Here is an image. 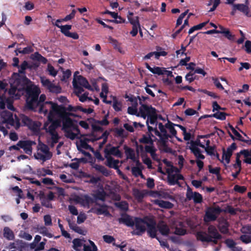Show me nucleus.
Wrapping results in <instances>:
<instances>
[{
	"instance_id": "f257e3e1",
	"label": "nucleus",
	"mask_w": 251,
	"mask_h": 251,
	"mask_svg": "<svg viewBox=\"0 0 251 251\" xmlns=\"http://www.w3.org/2000/svg\"><path fill=\"white\" fill-rule=\"evenodd\" d=\"M10 88L9 90V94L12 98L16 99H19L26 91L27 107L34 111L39 107V112L47 116L48 119L50 114V110H48L46 113L42 110L44 109L46 104L51 103L55 105H58L51 101L45 102L46 99L45 94L41 95L38 99V96L41 93L40 88L33 84L30 81L24 76H20L18 74H14L10 79Z\"/></svg>"
},
{
	"instance_id": "f03ea898",
	"label": "nucleus",
	"mask_w": 251,
	"mask_h": 251,
	"mask_svg": "<svg viewBox=\"0 0 251 251\" xmlns=\"http://www.w3.org/2000/svg\"><path fill=\"white\" fill-rule=\"evenodd\" d=\"M50 110V114L48 119L49 121L59 118L62 120V130L64 132L65 136L71 140L81 136L78 126L75 124L69 117L70 114L66 111V108L61 105H55L51 103H46L42 110L46 113Z\"/></svg>"
},
{
	"instance_id": "7ed1b4c3",
	"label": "nucleus",
	"mask_w": 251,
	"mask_h": 251,
	"mask_svg": "<svg viewBox=\"0 0 251 251\" xmlns=\"http://www.w3.org/2000/svg\"><path fill=\"white\" fill-rule=\"evenodd\" d=\"M141 104L139 109L137 108V99L135 98L131 100V105L127 109V112L130 115H135L137 117H141L144 119L147 117L146 124L148 126V130L150 132L153 130V127L150 126L151 125H154L156 122L157 113L156 109L151 105L144 104L142 102V99L138 97Z\"/></svg>"
},
{
	"instance_id": "20e7f679",
	"label": "nucleus",
	"mask_w": 251,
	"mask_h": 251,
	"mask_svg": "<svg viewBox=\"0 0 251 251\" xmlns=\"http://www.w3.org/2000/svg\"><path fill=\"white\" fill-rule=\"evenodd\" d=\"M155 127H153V130L155 135L159 137L158 140V147L159 150L165 152H171L172 149L168 145V141L169 138L176 136V131L174 126L177 125L168 121L167 123L163 125L161 123L156 122Z\"/></svg>"
},
{
	"instance_id": "39448f33",
	"label": "nucleus",
	"mask_w": 251,
	"mask_h": 251,
	"mask_svg": "<svg viewBox=\"0 0 251 251\" xmlns=\"http://www.w3.org/2000/svg\"><path fill=\"white\" fill-rule=\"evenodd\" d=\"M163 163L165 165V170L168 174V181L170 185L178 184L179 180L183 179V176L180 174L179 169L174 167L171 162L167 159H163Z\"/></svg>"
},
{
	"instance_id": "423d86ee",
	"label": "nucleus",
	"mask_w": 251,
	"mask_h": 251,
	"mask_svg": "<svg viewBox=\"0 0 251 251\" xmlns=\"http://www.w3.org/2000/svg\"><path fill=\"white\" fill-rule=\"evenodd\" d=\"M104 195L103 193H100V196H96L95 199L87 195H74L71 196L70 200L76 203L79 204L81 206L89 208L92 205L95 201L98 199L103 201Z\"/></svg>"
},
{
	"instance_id": "0eeeda50",
	"label": "nucleus",
	"mask_w": 251,
	"mask_h": 251,
	"mask_svg": "<svg viewBox=\"0 0 251 251\" xmlns=\"http://www.w3.org/2000/svg\"><path fill=\"white\" fill-rule=\"evenodd\" d=\"M0 123L5 124L8 128L10 126L17 129L20 126L17 116L7 110H2L0 112Z\"/></svg>"
},
{
	"instance_id": "6e6552de",
	"label": "nucleus",
	"mask_w": 251,
	"mask_h": 251,
	"mask_svg": "<svg viewBox=\"0 0 251 251\" xmlns=\"http://www.w3.org/2000/svg\"><path fill=\"white\" fill-rule=\"evenodd\" d=\"M175 224H176L179 222V225L181 227H176L175 228V234L178 235H184L186 233V229L183 228V225H186L191 229L194 230H198L201 228V221H173Z\"/></svg>"
},
{
	"instance_id": "1a4fd4ad",
	"label": "nucleus",
	"mask_w": 251,
	"mask_h": 251,
	"mask_svg": "<svg viewBox=\"0 0 251 251\" xmlns=\"http://www.w3.org/2000/svg\"><path fill=\"white\" fill-rule=\"evenodd\" d=\"M52 156V153L50 151L48 146L39 143L37 147L36 152L34 154L35 159L42 161L43 163L47 160L50 159Z\"/></svg>"
},
{
	"instance_id": "9d476101",
	"label": "nucleus",
	"mask_w": 251,
	"mask_h": 251,
	"mask_svg": "<svg viewBox=\"0 0 251 251\" xmlns=\"http://www.w3.org/2000/svg\"><path fill=\"white\" fill-rule=\"evenodd\" d=\"M77 72L74 75V78L73 81V85L75 89V93L76 95L80 94L83 92L82 87L88 90H92V87L89 84L88 81L81 75H76Z\"/></svg>"
},
{
	"instance_id": "9b49d317",
	"label": "nucleus",
	"mask_w": 251,
	"mask_h": 251,
	"mask_svg": "<svg viewBox=\"0 0 251 251\" xmlns=\"http://www.w3.org/2000/svg\"><path fill=\"white\" fill-rule=\"evenodd\" d=\"M41 82L43 87L48 89L50 92L59 93L61 91V87L50 81L45 77H41Z\"/></svg>"
},
{
	"instance_id": "f8f14e48",
	"label": "nucleus",
	"mask_w": 251,
	"mask_h": 251,
	"mask_svg": "<svg viewBox=\"0 0 251 251\" xmlns=\"http://www.w3.org/2000/svg\"><path fill=\"white\" fill-rule=\"evenodd\" d=\"M156 221H148L146 227V231L148 235L152 238H156L159 241V238L157 236L158 231L157 224Z\"/></svg>"
},
{
	"instance_id": "ddd939ff",
	"label": "nucleus",
	"mask_w": 251,
	"mask_h": 251,
	"mask_svg": "<svg viewBox=\"0 0 251 251\" xmlns=\"http://www.w3.org/2000/svg\"><path fill=\"white\" fill-rule=\"evenodd\" d=\"M135 227L131 232V234L132 235L141 236L146 231L148 221H135Z\"/></svg>"
},
{
	"instance_id": "4468645a",
	"label": "nucleus",
	"mask_w": 251,
	"mask_h": 251,
	"mask_svg": "<svg viewBox=\"0 0 251 251\" xmlns=\"http://www.w3.org/2000/svg\"><path fill=\"white\" fill-rule=\"evenodd\" d=\"M119 147H114L110 145H107L104 149L105 157H112V155L121 158L123 156V153L119 150Z\"/></svg>"
},
{
	"instance_id": "2eb2a0df",
	"label": "nucleus",
	"mask_w": 251,
	"mask_h": 251,
	"mask_svg": "<svg viewBox=\"0 0 251 251\" xmlns=\"http://www.w3.org/2000/svg\"><path fill=\"white\" fill-rule=\"evenodd\" d=\"M50 123H46L44 128L46 131L50 134L56 133V129L61 126V121L59 119H54Z\"/></svg>"
},
{
	"instance_id": "dca6fc26",
	"label": "nucleus",
	"mask_w": 251,
	"mask_h": 251,
	"mask_svg": "<svg viewBox=\"0 0 251 251\" xmlns=\"http://www.w3.org/2000/svg\"><path fill=\"white\" fill-rule=\"evenodd\" d=\"M68 225L71 229L75 232L82 235H85L86 231L82 227L78 226L77 225H80L83 223L84 221H67Z\"/></svg>"
},
{
	"instance_id": "f3484780",
	"label": "nucleus",
	"mask_w": 251,
	"mask_h": 251,
	"mask_svg": "<svg viewBox=\"0 0 251 251\" xmlns=\"http://www.w3.org/2000/svg\"><path fill=\"white\" fill-rule=\"evenodd\" d=\"M88 121L94 130H100L102 126L107 125L109 123L106 117L101 121H97L93 118H90L88 119Z\"/></svg>"
},
{
	"instance_id": "a211bd4d",
	"label": "nucleus",
	"mask_w": 251,
	"mask_h": 251,
	"mask_svg": "<svg viewBox=\"0 0 251 251\" xmlns=\"http://www.w3.org/2000/svg\"><path fill=\"white\" fill-rule=\"evenodd\" d=\"M197 233H202L205 234L207 236L211 237V238L216 239L222 238V235L219 233L217 228L212 225H210L208 226L207 229V233L203 231H199Z\"/></svg>"
},
{
	"instance_id": "6ab92c4d",
	"label": "nucleus",
	"mask_w": 251,
	"mask_h": 251,
	"mask_svg": "<svg viewBox=\"0 0 251 251\" xmlns=\"http://www.w3.org/2000/svg\"><path fill=\"white\" fill-rule=\"evenodd\" d=\"M222 210L219 207H211L207 209L206 216L209 220H216Z\"/></svg>"
},
{
	"instance_id": "aec40b11",
	"label": "nucleus",
	"mask_w": 251,
	"mask_h": 251,
	"mask_svg": "<svg viewBox=\"0 0 251 251\" xmlns=\"http://www.w3.org/2000/svg\"><path fill=\"white\" fill-rule=\"evenodd\" d=\"M35 144V142L30 141H20L17 145L23 149L25 153L30 155L32 151V146Z\"/></svg>"
},
{
	"instance_id": "412c9836",
	"label": "nucleus",
	"mask_w": 251,
	"mask_h": 251,
	"mask_svg": "<svg viewBox=\"0 0 251 251\" xmlns=\"http://www.w3.org/2000/svg\"><path fill=\"white\" fill-rule=\"evenodd\" d=\"M196 236L197 237V239L198 241H200L202 242L206 243L212 242L214 244H217L218 240L221 239L211 238V237H209L207 236L205 234H203L202 233H197Z\"/></svg>"
},
{
	"instance_id": "4be33fe9",
	"label": "nucleus",
	"mask_w": 251,
	"mask_h": 251,
	"mask_svg": "<svg viewBox=\"0 0 251 251\" xmlns=\"http://www.w3.org/2000/svg\"><path fill=\"white\" fill-rule=\"evenodd\" d=\"M186 197L189 200H193L195 203H200L202 199L200 194L197 192H193L190 188L187 189Z\"/></svg>"
},
{
	"instance_id": "5701e85b",
	"label": "nucleus",
	"mask_w": 251,
	"mask_h": 251,
	"mask_svg": "<svg viewBox=\"0 0 251 251\" xmlns=\"http://www.w3.org/2000/svg\"><path fill=\"white\" fill-rule=\"evenodd\" d=\"M23 121L25 125L33 131L38 130L41 126V124L39 122L31 121L27 117L24 118Z\"/></svg>"
},
{
	"instance_id": "b1692460",
	"label": "nucleus",
	"mask_w": 251,
	"mask_h": 251,
	"mask_svg": "<svg viewBox=\"0 0 251 251\" xmlns=\"http://www.w3.org/2000/svg\"><path fill=\"white\" fill-rule=\"evenodd\" d=\"M124 149L125 150L126 159H130L134 163L136 162L137 161H139L138 157L136 155L135 151L133 149L128 148L126 145L124 146Z\"/></svg>"
},
{
	"instance_id": "393cba45",
	"label": "nucleus",
	"mask_w": 251,
	"mask_h": 251,
	"mask_svg": "<svg viewBox=\"0 0 251 251\" xmlns=\"http://www.w3.org/2000/svg\"><path fill=\"white\" fill-rule=\"evenodd\" d=\"M157 224L158 231L164 236L168 235L170 233V228L164 221H159Z\"/></svg>"
},
{
	"instance_id": "a878e982",
	"label": "nucleus",
	"mask_w": 251,
	"mask_h": 251,
	"mask_svg": "<svg viewBox=\"0 0 251 251\" xmlns=\"http://www.w3.org/2000/svg\"><path fill=\"white\" fill-rule=\"evenodd\" d=\"M172 192L170 190L160 191L155 193V197L160 199H169L170 200H174V197L171 195Z\"/></svg>"
},
{
	"instance_id": "bb28decb",
	"label": "nucleus",
	"mask_w": 251,
	"mask_h": 251,
	"mask_svg": "<svg viewBox=\"0 0 251 251\" xmlns=\"http://www.w3.org/2000/svg\"><path fill=\"white\" fill-rule=\"evenodd\" d=\"M135 166L131 168V172L133 175L135 176H142V170L143 169V166L139 161L135 162Z\"/></svg>"
},
{
	"instance_id": "cd10ccee",
	"label": "nucleus",
	"mask_w": 251,
	"mask_h": 251,
	"mask_svg": "<svg viewBox=\"0 0 251 251\" xmlns=\"http://www.w3.org/2000/svg\"><path fill=\"white\" fill-rule=\"evenodd\" d=\"M233 149H227L226 151H224L222 162L226 165L228 164L230 162V158L232 154Z\"/></svg>"
},
{
	"instance_id": "c85d7f7f",
	"label": "nucleus",
	"mask_w": 251,
	"mask_h": 251,
	"mask_svg": "<svg viewBox=\"0 0 251 251\" xmlns=\"http://www.w3.org/2000/svg\"><path fill=\"white\" fill-rule=\"evenodd\" d=\"M152 201L155 204L158 205L161 208L170 209L173 206V204L172 203L160 199H155L153 200Z\"/></svg>"
},
{
	"instance_id": "c756f323",
	"label": "nucleus",
	"mask_w": 251,
	"mask_h": 251,
	"mask_svg": "<svg viewBox=\"0 0 251 251\" xmlns=\"http://www.w3.org/2000/svg\"><path fill=\"white\" fill-rule=\"evenodd\" d=\"M106 159L105 164L110 168L117 169L119 166L120 162L112 157H105Z\"/></svg>"
},
{
	"instance_id": "7c9ffc66",
	"label": "nucleus",
	"mask_w": 251,
	"mask_h": 251,
	"mask_svg": "<svg viewBox=\"0 0 251 251\" xmlns=\"http://www.w3.org/2000/svg\"><path fill=\"white\" fill-rule=\"evenodd\" d=\"M190 149L197 158V159H204L205 157L203 154H201V150L196 145H191L190 147Z\"/></svg>"
},
{
	"instance_id": "2f4dec72",
	"label": "nucleus",
	"mask_w": 251,
	"mask_h": 251,
	"mask_svg": "<svg viewBox=\"0 0 251 251\" xmlns=\"http://www.w3.org/2000/svg\"><path fill=\"white\" fill-rule=\"evenodd\" d=\"M108 91V88L107 85L105 83H103L102 85L101 92L100 94V96L103 99L102 100L104 102L107 104H110L112 102V101L106 100V94H107Z\"/></svg>"
},
{
	"instance_id": "473e14b6",
	"label": "nucleus",
	"mask_w": 251,
	"mask_h": 251,
	"mask_svg": "<svg viewBox=\"0 0 251 251\" xmlns=\"http://www.w3.org/2000/svg\"><path fill=\"white\" fill-rule=\"evenodd\" d=\"M36 228L43 236H46L49 238H51L53 236L52 234L49 232L48 228L45 226L37 225Z\"/></svg>"
},
{
	"instance_id": "72a5a7b5",
	"label": "nucleus",
	"mask_w": 251,
	"mask_h": 251,
	"mask_svg": "<svg viewBox=\"0 0 251 251\" xmlns=\"http://www.w3.org/2000/svg\"><path fill=\"white\" fill-rule=\"evenodd\" d=\"M60 137L57 133H51L49 134L48 143L51 147H53L54 144L58 143Z\"/></svg>"
},
{
	"instance_id": "f704fd0d",
	"label": "nucleus",
	"mask_w": 251,
	"mask_h": 251,
	"mask_svg": "<svg viewBox=\"0 0 251 251\" xmlns=\"http://www.w3.org/2000/svg\"><path fill=\"white\" fill-rule=\"evenodd\" d=\"M72 243V247L75 251H81L80 248L82 246L83 247L84 245L81 239L79 238H75L73 239Z\"/></svg>"
},
{
	"instance_id": "c9c22d12",
	"label": "nucleus",
	"mask_w": 251,
	"mask_h": 251,
	"mask_svg": "<svg viewBox=\"0 0 251 251\" xmlns=\"http://www.w3.org/2000/svg\"><path fill=\"white\" fill-rule=\"evenodd\" d=\"M77 149L82 151L83 150H92V148L87 144L86 141L80 140L76 144Z\"/></svg>"
},
{
	"instance_id": "e433bc0d",
	"label": "nucleus",
	"mask_w": 251,
	"mask_h": 251,
	"mask_svg": "<svg viewBox=\"0 0 251 251\" xmlns=\"http://www.w3.org/2000/svg\"><path fill=\"white\" fill-rule=\"evenodd\" d=\"M219 230L223 233H226L228 231V224L227 221H219Z\"/></svg>"
},
{
	"instance_id": "4c0bfd02",
	"label": "nucleus",
	"mask_w": 251,
	"mask_h": 251,
	"mask_svg": "<svg viewBox=\"0 0 251 251\" xmlns=\"http://www.w3.org/2000/svg\"><path fill=\"white\" fill-rule=\"evenodd\" d=\"M93 167L105 176H108L109 175L108 171L104 166L98 164H94Z\"/></svg>"
},
{
	"instance_id": "58836bf2",
	"label": "nucleus",
	"mask_w": 251,
	"mask_h": 251,
	"mask_svg": "<svg viewBox=\"0 0 251 251\" xmlns=\"http://www.w3.org/2000/svg\"><path fill=\"white\" fill-rule=\"evenodd\" d=\"M4 237L9 240H12L14 239L13 232L9 228L5 227L4 228Z\"/></svg>"
},
{
	"instance_id": "ea45409f",
	"label": "nucleus",
	"mask_w": 251,
	"mask_h": 251,
	"mask_svg": "<svg viewBox=\"0 0 251 251\" xmlns=\"http://www.w3.org/2000/svg\"><path fill=\"white\" fill-rule=\"evenodd\" d=\"M59 178L62 181L65 183H72L74 182V179L70 174H60Z\"/></svg>"
},
{
	"instance_id": "a19ab883",
	"label": "nucleus",
	"mask_w": 251,
	"mask_h": 251,
	"mask_svg": "<svg viewBox=\"0 0 251 251\" xmlns=\"http://www.w3.org/2000/svg\"><path fill=\"white\" fill-rule=\"evenodd\" d=\"M234 7L236 8L237 10L242 12L243 14L247 15L249 13V8L248 6L244 4H234Z\"/></svg>"
},
{
	"instance_id": "79ce46f5",
	"label": "nucleus",
	"mask_w": 251,
	"mask_h": 251,
	"mask_svg": "<svg viewBox=\"0 0 251 251\" xmlns=\"http://www.w3.org/2000/svg\"><path fill=\"white\" fill-rule=\"evenodd\" d=\"M56 26L60 28L61 32L66 36H68L69 33L70 32L69 30L72 28V25H60L56 24Z\"/></svg>"
},
{
	"instance_id": "37998d69",
	"label": "nucleus",
	"mask_w": 251,
	"mask_h": 251,
	"mask_svg": "<svg viewBox=\"0 0 251 251\" xmlns=\"http://www.w3.org/2000/svg\"><path fill=\"white\" fill-rule=\"evenodd\" d=\"M205 142V146L204 149L205 151L209 155H213L214 154V147L210 146V141L209 140H204Z\"/></svg>"
},
{
	"instance_id": "c03bdc74",
	"label": "nucleus",
	"mask_w": 251,
	"mask_h": 251,
	"mask_svg": "<svg viewBox=\"0 0 251 251\" xmlns=\"http://www.w3.org/2000/svg\"><path fill=\"white\" fill-rule=\"evenodd\" d=\"M112 101H113V107L114 109L117 111H119L121 110L122 108V104L121 102L118 101L117 99L113 97H112Z\"/></svg>"
},
{
	"instance_id": "a18cd8bd",
	"label": "nucleus",
	"mask_w": 251,
	"mask_h": 251,
	"mask_svg": "<svg viewBox=\"0 0 251 251\" xmlns=\"http://www.w3.org/2000/svg\"><path fill=\"white\" fill-rule=\"evenodd\" d=\"M226 114L225 113L218 111H215V113L211 115L210 117H214L217 119L221 120H224L226 119Z\"/></svg>"
},
{
	"instance_id": "49530a36",
	"label": "nucleus",
	"mask_w": 251,
	"mask_h": 251,
	"mask_svg": "<svg viewBox=\"0 0 251 251\" xmlns=\"http://www.w3.org/2000/svg\"><path fill=\"white\" fill-rule=\"evenodd\" d=\"M37 174L41 176H45L46 175H52V172L49 169L45 168L39 169L37 170Z\"/></svg>"
},
{
	"instance_id": "de8ad7c7",
	"label": "nucleus",
	"mask_w": 251,
	"mask_h": 251,
	"mask_svg": "<svg viewBox=\"0 0 251 251\" xmlns=\"http://www.w3.org/2000/svg\"><path fill=\"white\" fill-rule=\"evenodd\" d=\"M95 212L97 213L98 215H107L108 214V212L107 211V208L105 206H101L99 208H97L94 210Z\"/></svg>"
},
{
	"instance_id": "09e8293b",
	"label": "nucleus",
	"mask_w": 251,
	"mask_h": 251,
	"mask_svg": "<svg viewBox=\"0 0 251 251\" xmlns=\"http://www.w3.org/2000/svg\"><path fill=\"white\" fill-rule=\"evenodd\" d=\"M230 128L235 136V139L242 142H247V141L243 139L241 135L237 130H236L232 126H230Z\"/></svg>"
},
{
	"instance_id": "8fccbe9b",
	"label": "nucleus",
	"mask_w": 251,
	"mask_h": 251,
	"mask_svg": "<svg viewBox=\"0 0 251 251\" xmlns=\"http://www.w3.org/2000/svg\"><path fill=\"white\" fill-rule=\"evenodd\" d=\"M151 72L158 75H164L165 73V69L164 68L155 67L152 68Z\"/></svg>"
},
{
	"instance_id": "3c124183",
	"label": "nucleus",
	"mask_w": 251,
	"mask_h": 251,
	"mask_svg": "<svg viewBox=\"0 0 251 251\" xmlns=\"http://www.w3.org/2000/svg\"><path fill=\"white\" fill-rule=\"evenodd\" d=\"M207 23V22H204L193 26L189 30L188 33L190 34L195 30L201 29L204 27Z\"/></svg>"
},
{
	"instance_id": "603ef678",
	"label": "nucleus",
	"mask_w": 251,
	"mask_h": 251,
	"mask_svg": "<svg viewBox=\"0 0 251 251\" xmlns=\"http://www.w3.org/2000/svg\"><path fill=\"white\" fill-rule=\"evenodd\" d=\"M127 18L130 22V23L132 25V26H140V25L139 22V18L138 17H130L129 16H127Z\"/></svg>"
},
{
	"instance_id": "864d4df0",
	"label": "nucleus",
	"mask_w": 251,
	"mask_h": 251,
	"mask_svg": "<svg viewBox=\"0 0 251 251\" xmlns=\"http://www.w3.org/2000/svg\"><path fill=\"white\" fill-rule=\"evenodd\" d=\"M183 131V135L184 136V139L186 141H188L191 138V134L190 133L187 132L186 128L181 125H177Z\"/></svg>"
},
{
	"instance_id": "5fc2aeb1",
	"label": "nucleus",
	"mask_w": 251,
	"mask_h": 251,
	"mask_svg": "<svg viewBox=\"0 0 251 251\" xmlns=\"http://www.w3.org/2000/svg\"><path fill=\"white\" fill-rule=\"evenodd\" d=\"M208 136H199L198 139L194 142L191 145H196L197 147H200L202 148H205V145L203 144V143L201 140V138H204L205 137H207Z\"/></svg>"
},
{
	"instance_id": "6e6d98bb",
	"label": "nucleus",
	"mask_w": 251,
	"mask_h": 251,
	"mask_svg": "<svg viewBox=\"0 0 251 251\" xmlns=\"http://www.w3.org/2000/svg\"><path fill=\"white\" fill-rule=\"evenodd\" d=\"M116 206L122 210H126L128 208L127 203L125 201H120L115 203Z\"/></svg>"
},
{
	"instance_id": "4d7b16f0",
	"label": "nucleus",
	"mask_w": 251,
	"mask_h": 251,
	"mask_svg": "<svg viewBox=\"0 0 251 251\" xmlns=\"http://www.w3.org/2000/svg\"><path fill=\"white\" fill-rule=\"evenodd\" d=\"M119 222L120 224H123L127 226L131 227L134 229L135 226V221H119Z\"/></svg>"
},
{
	"instance_id": "13d9d810",
	"label": "nucleus",
	"mask_w": 251,
	"mask_h": 251,
	"mask_svg": "<svg viewBox=\"0 0 251 251\" xmlns=\"http://www.w3.org/2000/svg\"><path fill=\"white\" fill-rule=\"evenodd\" d=\"M28 67V64L27 61H24L20 66H18L19 72L20 74H23L25 70Z\"/></svg>"
},
{
	"instance_id": "bf43d9fd",
	"label": "nucleus",
	"mask_w": 251,
	"mask_h": 251,
	"mask_svg": "<svg viewBox=\"0 0 251 251\" xmlns=\"http://www.w3.org/2000/svg\"><path fill=\"white\" fill-rule=\"evenodd\" d=\"M102 238L103 241L108 244H110L115 241V239L112 236L109 235H104Z\"/></svg>"
},
{
	"instance_id": "052dcab7",
	"label": "nucleus",
	"mask_w": 251,
	"mask_h": 251,
	"mask_svg": "<svg viewBox=\"0 0 251 251\" xmlns=\"http://www.w3.org/2000/svg\"><path fill=\"white\" fill-rule=\"evenodd\" d=\"M78 125L85 130L89 129V126L90 125L88 119L86 121H80L78 122Z\"/></svg>"
},
{
	"instance_id": "680f3d73",
	"label": "nucleus",
	"mask_w": 251,
	"mask_h": 251,
	"mask_svg": "<svg viewBox=\"0 0 251 251\" xmlns=\"http://www.w3.org/2000/svg\"><path fill=\"white\" fill-rule=\"evenodd\" d=\"M240 239L242 242L245 244H248L251 242V237L248 235H242L240 237Z\"/></svg>"
},
{
	"instance_id": "e2e57ef3",
	"label": "nucleus",
	"mask_w": 251,
	"mask_h": 251,
	"mask_svg": "<svg viewBox=\"0 0 251 251\" xmlns=\"http://www.w3.org/2000/svg\"><path fill=\"white\" fill-rule=\"evenodd\" d=\"M41 201L42 205L48 208L51 207V204L50 202V201L48 200V199H46L44 197L41 198Z\"/></svg>"
},
{
	"instance_id": "0e129e2a",
	"label": "nucleus",
	"mask_w": 251,
	"mask_h": 251,
	"mask_svg": "<svg viewBox=\"0 0 251 251\" xmlns=\"http://www.w3.org/2000/svg\"><path fill=\"white\" fill-rule=\"evenodd\" d=\"M133 194L134 196L138 201H141L144 197V193L138 190H134Z\"/></svg>"
},
{
	"instance_id": "69168bd1",
	"label": "nucleus",
	"mask_w": 251,
	"mask_h": 251,
	"mask_svg": "<svg viewBox=\"0 0 251 251\" xmlns=\"http://www.w3.org/2000/svg\"><path fill=\"white\" fill-rule=\"evenodd\" d=\"M188 12V10H187L186 11H185L184 13L180 14L178 18L177 19L176 21V26H178L180 25L182 23V20L184 17L187 14Z\"/></svg>"
},
{
	"instance_id": "338daca9",
	"label": "nucleus",
	"mask_w": 251,
	"mask_h": 251,
	"mask_svg": "<svg viewBox=\"0 0 251 251\" xmlns=\"http://www.w3.org/2000/svg\"><path fill=\"white\" fill-rule=\"evenodd\" d=\"M48 71L49 73V74L52 76H55L57 75V71L55 70L54 67L50 65H48Z\"/></svg>"
},
{
	"instance_id": "774afa93",
	"label": "nucleus",
	"mask_w": 251,
	"mask_h": 251,
	"mask_svg": "<svg viewBox=\"0 0 251 251\" xmlns=\"http://www.w3.org/2000/svg\"><path fill=\"white\" fill-rule=\"evenodd\" d=\"M63 74V76L61 79L62 81L66 82L67 79L71 76V72L69 70H67L66 71H64Z\"/></svg>"
}]
</instances>
